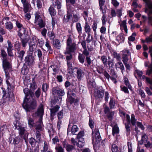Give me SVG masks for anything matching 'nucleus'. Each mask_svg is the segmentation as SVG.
I'll return each mask as SVG.
<instances>
[{
    "label": "nucleus",
    "instance_id": "f257e3e1",
    "mask_svg": "<svg viewBox=\"0 0 152 152\" xmlns=\"http://www.w3.org/2000/svg\"><path fill=\"white\" fill-rule=\"evenodd\" d=\"M44 109L43 106L41 104L39 106L37 111L32 114L33 117L39 116L40 118L38 122L36 123V128L37 131H41L42 130V117L43 115Z\"/></svg>",
    "mask_w": 152,
    "mask_h": 152
},
{
    "label": "nucleus",
    "instance_id": "f03ea898",
    "mask_svg": "<svg viewBox=\"0 0 152 152\" xmlns=\"http://www.w3.org/2000/svg\"><path fill=\"white\" fill-rule=\"evenodd\" d=\"M37 106L36 100L33 99L31 101H29L28 99H24L23 107L27 112H30L32 110L35 109Z\"/></svg>",
    "mask_w": 152,
    "mask_h": 152
},
{
    "label": "nucleus",
    "instance_id": "7ed1b4c3",
    "mask_svg": "<svg viewBox=\"0 0 152 152\" xmlns=\"http://www.w3.org/2000/svg\"><path fill=\"white\" fill-rule=\"evenodd\" d=\"M126 118L127 122L125 124V125L126 132V134L128 136L130 134L131 130L130 127L131 125L130 124V122L131 123L132 125L134 126L136 124V120L135 118V116L133 114L131 115V120L130 116L128 114L126 115Z\"/></svg>",
    "mask_w": 152,
    "mask_h": 152
},
{
    "label": "nucleus",
    "instance_id": "20e7f679",
    "mask_svg": "<svg viewBox=\"0 0 152 152\" xmlns=\"http://www.w3.org/2000/svg\"><path fill=\"white\" fill-rule=\"evenodd\" d=\"M101 140L99 129L95 127L94 130H92V140L93 143L95 144H98Z\"/></svg>",
    "mask_w": 152,
    "mask_h": 152
},
{
    "label": "nucleus",
    "instance_id": "39448f33",
    "mask_svg": "<svg viewBox=\"0 0 152 152\" xmlns=\"http://www.w3.org/2000/svg\"><path fill=\"white\" fill-rule=\"evenodd\" d=\"M35 19L34 23L36 26H38L40 28H42L45 27V22L43 20L39 13L36 12L34 14Z\"/></svg>",
    "mask_w": 152,
    "mask_h": 152
},
{
    "label": "nucleus",
    "instance_id": "423d86ee",
    "mask_svg": "<svg viewBox=\"0 0 152 152\" xmlns=\"http://www.w3.org/2000/svg\"><path fill=\"white\" fill-rule=\"evenodd\" d=\"M7 85V89H8V92L7 98H8V100L10 101H13L14 100V94L13 91L14 88V86L13 85H11L10 82L8 81H6Z\"/></svg>",
    "mask_w": 152,
    "mask_h": 152
},
{
    "label": "nucleus",
    "instance_id": "0eeeda50",
    "mask_svg": "<svg viewBox=\"0 0 152 152\" xmlns=\"http://www.w3.org/2000/svg\"><path fill=\"white\" fill-rule=\"evenodd\" d=\"M2 65L4 71L6 76L9 77V73L11 69V66L10 62L8 61L7 59L3 60Z\"/></svg>",
    "mask_w": 152,
    "mask_h": 152
},
{
    "label": "nucleus",
    "instance_id": "6e6552de",
    "mask_svg": "<svg viewBox=\"0 0 152 152\" xmlns=\"http://www.w3.org/2000/svg\"><path fill=\"white\" fill-rule=\"evenodd\" d=\"M34 58L33 53H28L25 57L24 61L26 64L28 66H32L34 63Z\"/></svg>",
    "mask_w": 152,
    "mask_h": 152
},
{
    "label": "nucleus",
    "instance_id": "1a4fd4ad",
    "mask_svg": "<svg viewBox=\"0 0 152 152\" xmlns=\"http://www.w3.org/2000/svg\"><path fill=\"white\" fill-rule=\"evenodd\" d=\"M21 1L23 4V11L25 13L29 12L30 10L31 5L28 0H21Z\"/></svg>",
    "mask_w": 152,
    "mask_h": 152
},
{
    "label": "nucleus",
    "instance_id": "9d476101",
    "mask_svg": "<svg viewBox=\"0 0 152 152\" xmlns=\"http://www.w3.org/2000/svg\"><path fill=\"white\" fill-rule=\"evenodd\" d=\"M19 135L25 140H26L28 137V134L23 127H19Z\"/></svg>",
    "mask_w": 152,
    "mask_h": 152
},
{
    "label": "nucleus",
    "instance_id": "9b49d317",
    "mask_svg": "<svg viewBox=\"0 0 152 152\" xmlns=\"http://www.w3.org/2000/svg\"><path fill=\"white\" fill-rule=\"evenodd\" d=\"M70 10L72 11V14H73L72 20V23H75L78 21L80 18V15L78 13L75 12L74 9L73 8L70 9Z\"/></svg>",
    "mask_w": 152,
    "mask_h": 152
},
{
    "label": "nucleus",
    "instance_id": "f8f14e48",
    "mask_svg": "<svg viewBox=\"0 0 152 152\" xmlns=\"http://www.w3.org/2000/svg\"><path fill=\"white\" fill-rule=\"evenodd\" d=\"M70 9H72V8H69V9L68 7H67V13L64 16L63 20L66 23L68 22L70 19L72 17V11L70 10Z\"/></svg>",
    "mask_w": 152,
    "mask_h": 152
},
{
    "label": "nucleus",
    "instance_id": "ddd939ff",
    "mask_svg": "<svg viewBox=\"0 0 152 152\" xmlns=\"http://www.w3.org/2000/svg\"><path fill=\"white\" fill-rule=\"evenodd\" d=\"M59 108L60 107L56 105L50 109L51 119H53V116L56 115V113L59 110Z\"/></svg>",
    "mask_w": 152,
    "mask_h": 152
},
{
    "label": "nucleus",
    "instance_id": "4468645a",
    "mask_svg": "<svg viewBox=\"0 0 152 152\" xmlns=\"http://www.w3.org/2000/svg\"><path fill=\"white\" fill-rule=\"evenodd\" d=\"M87 83L89 87H94L95 86V82L94 79L91 76H88L87 78Z\"/></svg>",
    "mask_w": 152,
    "mask_h": 152
},
{
    "label": "nucleus",
    "instance_id": "2eb2a0df",
    "mask_svg": "<svg viewBox=\"0 0 152 152\" xmlns=\"http://www.w3.org/2000/svg\"><path fill=\"white\" fill-rule=\"evenodd\" d=\"M10 142L11 143L13 144H17L19 142V140L18 137L14 135H12L9 139Z\"/></svg>",
    "mask_w": 152,
    "mask_h": 152
},
{
    "label": "nucleus",
    "instance_id": "dca6fc26",
    "mask_svg": "<svg viewBox=\"0 0 152 152\" xmlns=\"http://www.w3.org/2000/svg\"><path fill=\"white\" fill-rule=\"evenodd\" d=\"M76 88V85H71L67 92L68 95L70 94L73 96H74L76 93L75 91Z\"/></svg>",
    "mask_w": 152,
    "mask_h": 152
},
{
    "label": "nucleus",
    "instance_id": "f3484780",
    "mask_svg": "<svg viewBox=\"0 0 152 152\" xmlns=\"http://www.w3.org/2000/svg\"><path fill=\"white\" fill-rule=\"evenodd\" d=\"M18 35L20 38L26 37L27 34L26 33V29L24 28H20L19 31Z\"/></svg>",
    "mask_w": 152,
    "mask_h": 152
},
{
    "label": "nucleus",
    "instance_id": "a211bd4d",
    "mask_svg": "<svg viewBox=\"0 0 152 152\" xmlns=\"http://www.w3.org/2000/svg\"><path fill=\"white\" fill-rule=\"evenodd\" d=\"M23 92L25 94V96L26 97L25 99H28V97L29 96L32 97L34 95V94L33 92L30 91L28 88H25L23 89Z\"/></svg>",
    "mask_w": 152,
    "mask_h": 152
},
{
    "label": "nucleus",
    "instance_id": "6ab92c4d",
    "mask_svg": "<svg viewBox=\"0 0 152 152\" xmlns=\"http://www.w3.org/2000/svg\"><path fill=\"white\" fill-rule=\"evenodd\" d=\"M77 76L78 79L80 80L84 75V72L80 69H78L77 71Z\"/></svg>",
    "mask_w": 152,
    "mask_h": 152
},
{
    "label": "nucleus",
    "instance_id": "aec40b11",
    "mask_svg": "<svg viewBox=\"0 0 152 152\" xmlns=\"http://www.w3.org/2000/svg\"><path fill=\"white\" fill-rule=\"evenodd\" d=\"M148 140V137L147 135L145 134H143L142 136V139L141 140L139 141L138 145H142L143 143H146Z\"/></svg>",
    "mask_w": 152,
    "mask_h": 152
},
{
    "label": "nucleus",
    "instance_id": "412c9836",
    "mask_svg": "<svg viewBox=\"0 0 152 152\" xmlns=\"http://www.w3.org/2000/svg\"><path fill=\"white\" fill-rule=\"evenodd\" d=\"M75 46L76 44H72L67 46V51L69 53L74 52L75 50Z\"/></svg>",
    "mask_w": 152,
    "mask_h": 152
},
{
    "label": "nucleus",
    "instance_id": "4be33fe9",
    "mask_svg": "<svg viewBox=\"0 0 152 152\" xmlns=\"http://www.w3.org/2000/svg\"><path fill=\"white\" fill-rule=\"evenodd\" d=\"M84 28L85 32L87 33V34H91V30L89 24L87 22H86L85 23V25Z\"/></svg>",
    "mask_w": 152,
    "mask_h": 152
},
{
    "label": "nucleus",
    "instance_id": "5701e85b",
    "mask_svg": "<svg viewBox=\"0 0 152 152\" xmlns=\"http://www.w3.org/2000/svg\"><path fill=\"white\" fill-rule=\"evenodd\" d=\"M78 142L77 143L76 145L80 148H82L85 144V141L84 138H80V139H77Z\"/></svg>",
    "mask_w": 152,
    "mask_h": 152
},
{
    "label": "nucleus",
    "instance_id": "b1692460",
    "mask_svg": "<svg viewBox=\"0 0 152 152\" xmlns=\"http://www.w3.org/2000/svg\"><path fill=\"white\" fill-rule=\"evenodd\" d=\"M53 44L55 47L58 49H59L61 47V43L60 41L57 39L53 40Z\"/></svg>",
    "mask_w": 152,
    "mask_h": 152
},
{
    "label": "nucleus",
    "instance_id": "393cba45",
    "mask_svg": "<svg viewBox=\"0 0 152 152\" xmlns=\"http://www.w3.org/2000/svg\"><path fill=\"white\" fill-rule=\"evenodd\" d=\"M25 53V52L23 50H19L17 53V56L21 61L23 59L24 55Z\"/></svg>",
    "mask_w": 152,
    "mask_h": 152
},
{
    "label": "nucleus",
    "instance_id": "a878e982",
    "mask_svg": "<svg viewBox=\"0 0 152 152\" xmlns=\"http://www.w3.org/2000/svg\"><path fill=\"white\" fill-rule=\"evenodd\" d=\"M5 27L8 30H11L13 28V24L10 21H7L5 23Z\"/></svg>",
    "mask_w": 152,
    "mask_h": 152
},
{
    "label": "nucleus",
    "instance_id": "bb28decb",
    "mask_svg": "<svg viewBox=\"0 0 152 152\" xmlns=\"http://www.w3.org/2000/svg\"><path fill=\"white\" fill-rule=\"evenodd\" d=\"M67 100L68 101L70 102V104H77L78 102V100L77 99H75L71 96L68 97Z\"/></svg>",
    "mask_w": 152,
    "mask_h": 152
},
{
    "label": "nucleus",
    "instance_id": "cd10ccee",
    "mask_svg": "<svg viewBox=\"0 0 152 152\" xmlns=\"http://www.w3.org/2000/svg\"><path fill=\"white\" fill-rule=\"evenodd\" d=\"M37 47V45L32 42H30L29 44V51L30 52H33L36 49Z\"/></svg>",
    "mask_w": 152,
    "mask_h": 152
},
{
    "label": "nucleus",
    "instance_id": "c85d7f7f",
    "mask_svg": "<svg viewBox=\"0 0 152 152\" xmlns=\"http://www.w3.org/2000/svg\"><path fill=\"white\" fill-rule=\"evenodd\" d=\"M53 92L59 96H62L65 94V92L63 89H55Z\"/></svg>",
    "mask_w": 152,
    "mask_h": 152
},
{
    "label": "nucleus",
    "instance_id": "c756f323",
    "mask_svg": "<svg viewBox=\"0 0 152 152\" xmlns=\"http://www.w3.org/2000/svg\"><path fill=\"white\" fill-rule=\"evenodd\" d=\"M53 4L52 5L53 6L55 7L57 6L58 9H59L61 8V3L58 0H52Z\"/></svg>",
    "mask_w": 152,
    "mask_h": 152
},
{
    "label": "nucleus",
    "instance_id": "7c9ffc66",
    "mask_svg": "<svg viewBox=\"0 0 152 152\" xmlns=\"http://www.w3.org/2000/svg\"><path fill=\"white\" fill-rule=\"evenodd\" d=\"M76 28L79 34H81L82 33V27L81 24L80 23H76Z\"/></svg>",
    "mask_w": 152,
    "mask_h": 152
},
{
    "label": "nucleus",
    "instance_id": "2f4dec72",
    "mask_svg": "<svg viewBox=\"0 0 152 152\" xmlns=\"http://www.w3.org/2000/svg\"><path fill=\"white\" fill-rule=\"evenodd\" d=\"M32 3L34 6L35 5V4L36 3L37 7L39 9L42 7V2L40 0H32Z\"/></svg>",
    "mask_w": 152,
    "mask_h": 152
},
{
    "label": "nucleus",
    "instance_id": "473e14b6",
    "mask_svg": "<svg viewBox=\"0 0 152 152\" xmlns=\"http://www.w3.org/2000/svg\"><path fill=\"white\" fill-rule=\"evenodd\" d=\"M119 132V129L116 125H115L112 129V134L113 136L117 134Z\"/></svg>",
    "mask_w": 152,
    "mask_h": 152
},
{
    "label": "nucleus",
    "instance_id": "72a5a7b5",
    "mask_svg": "<svg viewBox=\"0 0 152 152\" xmlns=\"http://www.w3.org/2000/svg\"><path fill=\"white\" fill-rule=\"evenodd\" d=\"M68 69L69 72H71L73 69V63L72 61L67 62Z\"/></svg>",
    "mask_w": 152,
    "mask_h": 152
},
{
    "label": "nucleus",
    "instance_id": "f704fd0d",
    "mask_svg": "<svg viewBox=\"0 0 152 152\" xmlns=\"http://www.w3.org/2000/svg\"><path fill=\"white\" fill-rule=\"evenodd\" d=\"M20 38L23 47L24 48H25L26 47L28 41V40L27 39L26 37H23V38Z\"/></svg>",
    "mask_w": 152,
    "mask_h": 152
},
{
    "label": "nucleus",
    "instance_id": "c9c22d12",
    "mask_svg": "<svg viewBox=\"0 0 152 152\" xmlns=\"http://www.w3.org/2000/svg\"><path fill=\"white\" fill-rule=\"evenodd\" d=\"M47 35L50 40H53L55 37V35L53 31H49Z\"/></svg>",
    "mask_w": 152,
    "mask_h": 152
},
{
    "label": "nucleus",
    "instance_id": "e433bc0d",
    "mask_svg": "<svg viewBox=\"0 0 152 152\" xmlns=\"http://www.w3.org/2000/svg\"><path fill=\"white\" fill-rule=\"evenodd\" d=\"M78 58L79 62L83 64L84 63L85 57L83 54L79 53Z\"/></svg>",
    "mask_w": 152,
    "mask_h": 152
},
{
    "label": "nucleus",
    "instance_id": "4c0bfd02",
    "mask_svg": "<svg viewBox=\"0 0 152 152\" xmlns=\"http://www.w3.org/2000/svg\"><path fill=\"white\" fill-rule=\"evenodd\" d=\"M116 40L119 43H122L124 42V37L123 35L119 34L116 37Z\"/></svg>",
    "mask_w": 152,
    "mask_h": 152
},
{
    "label": "nucleus",
    "instance_id": "58836bf2",
    "mask_svg": "<svg viewBox=\"0 0 152 152\" xmlns=\"http://www.w3.org/2000/svg\"><path fill=\"white\" fill-rule=\"evenodd\" d=\"M78 128L76 125H74L72 127L71 132L73 134H76V133L78 132Z\"/></svg>",
    "mask_w": 152,
    "mask_h": 152
},
{
    "label": "nucleus",
    "instance_id": "ea45409f",
    "mask_svg": "<svg viewBox=\"0 0 152 152\" xmlns=\"http://www.w3.org/2000/svg\"><path fill=\"white\" fill-rule=\"evenodd\" d=\"M49 12L52 15H55L56 14V11L53 7L50 6L48 9Z\"/></svg>",
    "mask_w": 152,
    "mask_h": 152
},
{
    "label": "nucleus",
    "instance_id": "a19ab883",
    "mask_svg": "<svg viewBox=\"0 0 152 152\" xmlns=\"http://www.w3.org/2000/svg\"><path fill=\"white\" fill-rule=\"evenodd\" d=\"M121 26L123 27L126 33H127V29L126 25V21L125 20H123L121 24Z\"/></svg>",
    "mask_w": 152,
    "mask_h": 152
},
{
    "label": "nucleus",
    "instance_id": "79ce46f5",
    "mask_svg": "<svg viewBox=\"0 0 152 152\" xmlns=\"http://www.w3.org/2000/svg\"><path fill=\"white\" fill-rule=\"evenodd\" d=\"M35 136L37 140L39 141L41 140V133L40 131H37L35 133Z\"/></svg>",
    "mask_w": 152,
    "mask_h": 152
},
{
    "label": "nucleus",
    "instance_id": "37998d69",
    "mask_svg": "<svg viewBox=\"0 0 152 152\" xmlns=\"http://www.w3.org/2000/svg\"><path fill=\"white\" fill-rule=\"evenodd\" d=\"M104 94V92L103 91H98L96 97L97 98H102L103 97Z\"/></svg>",
    "mask_w": 152,
    "mask_h": 152
},
{
    "label": "nucleus",
    "instance_id": "c03bdc74",
    "mask_svg": "<svg viewBox=\"0 0 152 152\" xmlns=\"http://www.w3.org/2000/svg\"><path fill=\"white\" fill-rule=\"evenodd\" d=\"M110 107V109H112L115 106V102L112 98H110L109 102Z\"/></svg>",
    "mask_w": 152,
    "mask_h": 152
},
{
    "label": "nucleus",
    "instance_id": "a18cd8bd",
    "mask_svg": "<svg viewBox=\"0 0 152 152\" xmlns=\"http://www.w3.org/2000/svg\"><path fill=\"white\" fill-rule=\"evenodd\" d=\"M117 64H118L120 66L118 68L121 69L122 73L123 74L124 72V71L125 68L123 64L121 61L118 62L117 63Z\"/></svg>",
    "mask_w": 152,
    "mask_h": 152
},
{
    "label": "nucleus",
    "instance_id": "49530a36",
    "mask_svg": "<svg viewBox=\"0 0 152 152\" xmlns=\"http://www.w3.org/2000/svg\"><path fill=\"white\" fill-rule=\"evenodd\" d=\"M114 57L115 58L117 61H120L121 60V57L119 54L118 53L116 52H114L113 53Z\"/></svg>",
    "mask_w": 152,
    "mask_h": 152
},
{
    "label": "nucleus",
    "instance_id": "de8ad7c7",
    "mask_svg": "<svg viewBox=\"0 0 152 152\" xmlns=\"http://www.w3.org/2000/svg\"><path fill=\"white\" fill-rule=\"evenodd\" d=\"M123 52V54L122 56H128L131 55V53L129 52V50H125L122 51Z\"/></svg>",
    "mask_w": 152,
    "mask_h": 152
},
{
    "label": "nucleus",
    "instance_id": "09e8293b",
    "mask_svg": "<svg viewBox=\"0 0 152 152\" xmlns=\"http://www.w3.org/2000/svg\"><path fill=\"white\" fill-rule=\"evenodd\" d=\"M84 133L83 131H81L79 132L77 136V139H80V138H83V137L84 135Z\"/></svg>",
    "mask_w": 152,
    "mask_h": 152
},
{
    "label": "nucleus",
    "instance_id": "8fccbe9b",
    "mask_svg": "<svg viewBox=\"0 0 152 152\" xmlns=\"http://www.w3.org/2000/svg\"><path fill=\"white\" fill-rule=\"evenodd\" d=\"M1 55L3 57V60L7 59V54L5 51L4 50H1Z\"/></svg>",
    "mask_w": 152,
    "mask_h": 152
},
{
    "label": "nucleus",
    "instance_id": "3c124183",
    "mask_svg": "<svg viewBox=\"0 0 152 152\" xmlns=\"http://www.w3.org/2000/svg\"><path fill=\"white\" fill-rule=\"evenodd\" d=\"M37 43V45L40 47H42L44 43V42L42 39H38V40L36 43Z\"/></svg>",
    "mask_w": 152,
    "mask_h": 152
},
{
    "label": "nucleus",
    "instance_id": "603ef678",
    "mask_svg": "<svg viewBox=\"0 0 152 152\" xmlns=\"http://www.w3.org/2000/svg\"><path fill=\"white\" fill-rule=\"evenodd\" d=\"M15 47L18 51L20 50V45L19 41H17L15 44Z\"/></svg>",
    "mask_w": 152,
    "mask_h": 152
},
{
    "label": "nucleus",
    "instance_id": "864d4df0",
    "mask_svg": "<svg viewBox=\"0 0 152 152\" xmlns=\"http://www.w3.org/2000/svg\"><path fill=\"white\" fill-rule=\"evenodd\" d=\"M37 88V86L35 82H33L31 84L30 89L31 90H34Z\"/></svg>",
    "mask_w": 152,
    "mask_h": 152
},
{
    "label": "nucleus",
    "instance_id": "5fc2aeb1",
    "mask_svg": "<svg viewBox=\"0 0 152 152\" xmlns=\"http://www.w3.org/2000/svg\"><path fill=\"white\" fill-rule=\"evenodd\" d=\"M29 143L32 147H34L35 144V140L33 138H31L29 140Z\"/></svg>",
    "mask_w": 152,
    "mask_h": 152
},
{
    "label": "nucleus",
    "instance_id": "6e6d98bb",
    "mask_svg": "<svg viewBox=\"0 0 152 152\" xmlns=\"http://www.w3.org/2000/svg\"><path fill=\"white\" fill-rule=\"evenodd\" d=\"M66 148L67 151H70L74 149V147L72 145L67 144L66 147Z\"/></svg>",
    "mask_w": 152,
    "mask_h": 152
},
{
    "label": "nucleus",
    "instance_id": "4d7b16f0",
    "mask_svg": "<svg viewBox=\"0 0 152 152\" xmlns=\"http://www.w3.org/2000/svg\"><path fill=\"white\" fill-rule=\"evenodd\" d=\"M114 113L113 112H109L107 115V117L109 120L110 121L112 120L113 116L114 115Z\"/></svg>",
    "mask_w": 152,
    "mask_h": 152
},
{
    "label": "nucleus",
    "instance_id": "13d9d810",
    "mask_svg": "<svg viewBox=\"0 0 152 152\" xmlns=\"http://www.w3.org/2000/svg\"><path fill=\"white\" fill-rule=\"evenodd\" d=\"M63 111L61 110L57 114V117L58 120H60L63 118Z\"/></svg>",
    "mask_w": 152,
    "mask_h": 152
},
{
    "label": "nucleus",
    "instance_id": "bf43d9fd",
    "mask_svg": "<svg viewBox=\"0 0 152 152\" xmlns=\"http://www.w3.org/2000/svg\"><path fill=\"white\" fill-rule=\"evenodd\" d=\"M73 44H74L75 43L74 42H72V38L70 37H69L67 39L66 43L67 46L69 45Z\"/></svg>",
    "mask_w": 152,
    "mask_h": 152
},
{
    "label": "nucleus",
    "instance_id": "052dcab7",
    "mask_svg": "<svg viewBox=\"0 0 152 152\" xmlns=\"http://www.w3.org/2000/svg\"><path fill=\"white\" fill-rule=\"evenodd\" d=\"M111 150L112 152H117L118 151L117 146L115 144L112 145Z\"/></svg>",
    "mask_w": 152,
    "mask_h": 152
},
{
    "label": "nucleus",
    "instance_id": "680f3d73",
    "mask_svg": "<svg viewBox=\"0 0 152 152\" xmlns=\"http://www.w3.org/2000/svg\"><path fill=\"white\" fill-rule=\"evenodd\" d=\"M31 42H32L33 43L35 44L37 42V40H38V38L35 36L32 35L31 37Z\"/></svg>",
    "mask_w": 152,
    "mask_h": 152
},
{
    "label": "nucleus",
    "instance_id": "e2e57ef3",
    "mask_svg": "<svg viewBox=\"0 0 152 152\" xmlns=\"http://www.w3.org/2000/svg\"><path fill=\"white\" fill-rule=\"evenodd\" d=\"M136 33H133L131 36L129 37V40L131 41H133L135 39V37L136 36Z\"/></svg>",
    "mask_w": 152,
    "mask_h": 152
},
{
    "label": "nucleus",
    "instance_id": "0e129e2a",
    "mask_svg": "<svg viewBox=\"0 0 152 152\" xmlns=\"http://www.w3.org/2000/svg\"><path fill=\"white\" fill-rule=\"evenodd\" d=\"M41 90L39 88H38L37 90L35 91V94L37 98H39L41 94Z\"/></svg>",
    "mask_w": 152,
    "mask_h": 152
},
{
    "label": "nucleus",
    "instance_id": "69168bd1",
    "mask_svg": "<svg viewBox=\"0 0 152 152\" xmlns=\"http://www.w3.org/2000/svg\"><path fill=\"white\" fill-rule=\"evenodd\" d=\"M48 88V86L46 83L43 84L42 86V88L44 92H45Z\"/></svg>",
    "mask_w": 152,
    "mask_h": 152
},
{
    "label": "nucleus",
    "instance_id": "338daca9",
    "mask_svg": "<svg viewBox=\"0 0 152 152\" xmlns=\"http://www.w3.org/2000/svg\"><path fill=\"white\" fill-rule=\"evenodd\" d=\"M56 152H64V150L61 146L56 147L55 148Z\"/></svg>",
    "mask_w": 152,
    "mask_h": 152
},
{
    "label": "nucleus",
    "instance_id": "774afa93",
    "mask_svg": "<svg viewBox=\"0 0 152 152\" xmlns=\"http://www.w3.org/2000/svg\"><path fill=\"white\" fill-rule=\"evenodd\" d=\"M145 6L150 9H152V2L149 1L145 4Z\"/></svg>",
    "mask_w": 152,
    "mask_h": 152
}]
</instances>
